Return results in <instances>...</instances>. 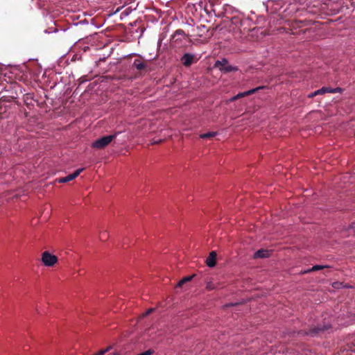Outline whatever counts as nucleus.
<instances>
[{
    "label": "nucleus",
    "instance_id": "15",
    "mask_svg": "<svg viewBox=\"0 0 355 355\" xmlns=\"http://www.w3.org/2000/svg\"><path fill=\"white\" fill-rule=\"evenodd\" d=\"M217 135L216 132H209L207 133H204L200 135V138L201 139H209L215 137Z\"/></svg>",
    "mask_w": 355,
    "mask_h": 355
},
{
    "label": "nucleus",
    "instance_id": "19",
    "mask_svg": "<svg viewBox=\"0 0 355 355\" xmlns=\"http://www.w3.org/2000/svg\"><path fill=\"white\" fill-rule=\"evenodd\" d=\"M106 232H103L100 235V239L102 240V241H105L106 240Z\"/></svg>",
    "mask_w": 355,
    "mask_h": 355
},
{
    "label": "nucleus",
    "instance_id": "10",
    "mask_svg": "<svg viewBox=\"0 0 355 355\" xmlns=\"http://www.w3.org/2000/svg\"><path fill=\"white\" fill-rule=\"evenodd\" d=\"M133 67L138 71H144L147 68V64L145 62L141 61L140 59H135L133 62Z\"/></svg>",
    "mask_w": 355,
    "mask_h": 355
},
{
    "label": "nucleus",
    "instance_id": "16",
    "mask_svg": "<svg viewBox=\"0 0 355 355\" xmlns=\"http://www.w3.org/2000/svg\"><path fill=\"white\" fill-rule=\"evenodd\" d=\"M343 89L341 87H336L334 89H331V93L336 94V93H342Z\"/></svg>",
    "mask_w": 355,
    "mask_h": 355
},
{
    "label": "nucleus",
    "instance_id": "1",
    "mask_svg": "<svg viewBox=\"0 0 355 355\" xmlns=\"http://www.w3.org/2000/svg\"><path fill=\"white\" fill-rule=\"evenodd\" d=\"M331 328L330 324L318 325L309 329V331L300 330L298 332L300 336H310L312 337L318 336L323 334Z\"/></svg>",
    "mask_w": 355,
    "mask_h": 355
},
{
    "label": "nucleus",
    "instance_id": "7",
    "mask_svg": "<svg viewBox=\"0 0 355 355\" xmlns=\"http://www.w3.org/2000/svg\"><path fill=\"white\" fill-rule=\"evenodd\" d=\"M84 168H78L76 171H75L73 173L68 175L67 176L64 178H60L58 182L60 183H66L69 181H71L74 180L76 178H77L80 173L83 171Z\"/></svg>",
    "mask_w": 355,
    "mask_h": 355
},
{
    "label": "nucleus",
    "instance_id": "13",
    "mask_svg": "<svg viewBox=\"0 0 355 355\" xmlns=\"http://www.w3.org/2000/svg\"><path fill=\"white\" fill-rule=\"evenodd\" d=\"M331 88L328 87H322V88L315 91V94L322 95L326 93H331Z\"/></svg>",
    "mask_w": 355,
    "mask_h": 355
},
{
    "label": "nucleus",
    "instance_id": "17",
    "mask_svg": "<svg viewBox=\"0 0 355 355\" xmlns=\"http://www.w3.org/2000/svg\"><path fill=\"white\" fill-rule=\"evenodd\" d=\"M155 311V309H148L146 312H144L143 314H142V317H146L148 315H150V313H152L153 311Z\"/></svg>",
    "mask_w": 355,
    "mask_h": 355
},
{
    "label": "nucleus",
    "instance_id": "22",
    "mask_svg": "<svg viewBox=\"0 0 355 355\" xmlns=\"http://www.w3.org/2000/svg\"><path fill=\"white\" fill-rule=\"evenodd\" d=\"M162 141V140H159V141H154L153 144H159Z\"/></svg>",
    "mask_w": 355,
    "mask_h": 355
},
{
    "label": "nucleus",
    "instance_id": "9",
    "mask_svg": "<svg viewBox=\"0 0 355 355\" xmlns=\"http://www.w3.org/2000/svg\"><path fill=\"white\" fill-rule=\"evenodd\" d=\"M270 256V251L265 249L257 250L253 255L254 259L267 258Z\"/></svg>",
    "mask_w": 355,
    "mask_h": 355
},
{
    "label": "nucleus",
    "instance_id": "12",
    "mask_svg": "<svg viewBox=\"0 0 355 355\" xmlns=\"http://www.w3.org/2000/svg\"><path fill=\"white\" fill-rule=\"evenodd\" d=\"M329 266L327 265H315L311 268L308 269L307 270L304 271V273L311 272H315L319 270H322L324 268H328Z\"/></svg>",
    "mask_w": 355,
    "mask_h": 355
},
{
    "label": "nucleus",
    "instance_id": "4",
    "mask_svg": "<svg viewBox=\"0 0 355 355\" xmlns=\"http://www.w3.org/2000/svg\"><path fill=\"white\" fill-rule=\"evenodd\" d=\"M58 257L51 254L49 251H44L42 254V261L46 266H53L58 262Z\"/></svg>",
    "mask_w": 355,
    "mask_h": 355
},
{
    "label": "nucleus",
    "instance_id": "20",
    "mask_svg": "<svg viewBox=\"0 0 355 355\" xmlns=\"http://www.w3.org/2000/svg\"><path fill=\"white\" fill-rule=\"evenodd\" d=\"M206 288L207 290H212L214 289V286H212V284L211 282H209L207 284Z\"/></svg>",
    "mask_w": 355,
    "mask_h": 355
},
{
    "label": "nucleus",
    "instance_id": "18",
    "mask_svg": "<svg viewBox=\"0 0 355 355\" xmlns=\"http://www.w3.org/2000/svg\"><path fill=\"white\" fill-rule=\"evenodd\" d=\"M110 347H107L105 349L100 350L96 355H104L107 352H108Z\"/></svg>",
    "mask_w": 355,
    "mask_h": 355
},
{
    "label": "nucleus",
    "instance_id": "3",
    "mask_svg": "<svg viewBox=\"0 0 355 355\" xmlns=\"http://www.w3.org/2000/svg\"><path fill=\"white\" fill-rule=\"evenodd\" d=\"M214 67L219 69V70L223 73H229L237 70L236 67L230 65L228 60L225 58L216 60L214 64Z\"/></svg>",
    "mask_w": 355,
    "mask_h": 355
},
{
    "label": "nucleus",
    "instance_id": "6",
    "mask_svg": "<svg viewBox=\"0 0 355 355\" xmlns=\"http://www.w3.org/2000/svg\"><path fill=\"white\" fill-rule=\"evenodd\" d=\"M264 87H265L264 86H260V87H257L256 88L250 89V90L244 92H240L238 94H236V96H233L230 99V101H236L237 99H239L241 98H243V97H245V96L253 94L255 92H257V91L263 89Z\"/></svg>",
    "mask_w": 355,
    "mask_h": 355
},
{
    "label": "nucleus",
    "instance_id": "2",
    "mask_svg": "<svg viewBox=\"0 0 355 355\" xmlns=\"http://www.w3.org/2000/svg\"><path fill=\"white\" fill-rule=\"evenodd\" d=\"M116 137V134L103 137L94 141L92 144V147L96 149H103L108 146Z\"/></svg>",
    "mask_w": 355,
    "mask_h": 355
},
{
    "label": "nucleus",
    "instance_id": "11",
    "mask_svg": "<svg viewBox=\"0 0 355 355\" xmlns=\"http://www.w3.org/2000/svg\"><path fill=\"white\" fill-rule=\"evenodd\" d=\"M196 276L195 274L183 277L177 284V287H182L184 284L189 282Z\"/></svg>",
    "mask_w": 355,
    "mask_h": 355
},
{
    "label": "nucleus",
    "instance_id": "14",
    "mask_svg": "<svg viewBox=\"0 0 355 355\" xmlns=\"http://www.w3.org/2000/svg\"><path fill=\"white\" fill-rule=\"evenodd\" d=\"M184 35V32L183 30L182 29H178L177 30L173 35V39H175L176 38L175 40H181V37H183Z\"/></svg>",
    "mask_w": 355,
    "mask_h": 355
},
{
    "label": "nucleus",
    "instance_id": "5",
    "mask_svg": "<svg viewBox=\"0 0 355 355\" xmlns=\"http://www.w3.org/2000/svg\"><path fill=\"white\" fill-rule=\"evenodd\" d=\"M182 64L186 67H190L193 63L196 62L198 59L196 55L189 53H184L180 59Z\"/></svg>",
    "mask_w": 355,
    "mask_h": 355
},
{
    "label": "nucleus",
    "instance_id": "8",
    "mask_svg": "<svg viewBox=\"0 0 355 355\" xmlns=\"http://www.w3.org/2000/svg\"><path fill=\"white\" fill-rule=\"evenodd\" d=\"M216 255H217V254H216V251H211L209 253L208 257L206 259V263L209 267L212 268L216 266Z\"/></svg>",
    "mask_w": 355,
    "mask_h": 355
},
{
    "label": "nucleus",
    "instance_id": "21",
    "mask_svg": "<svg viewBox=\"0 0 355 355\" xmlns=\"http://www.w3.org/2000/svg\"><path fill=\"white\" fill-rule=\"evenodd\" d=\"M317 95H318V94H315V92H312V93L309 94L308 95V97H309V98H313L314 96H317Z\"/></svg>",
    "mask_w": 355,
    "mask_h": 355
}]
</instances>
